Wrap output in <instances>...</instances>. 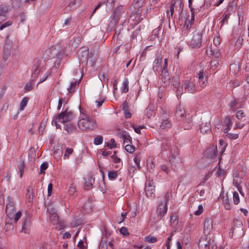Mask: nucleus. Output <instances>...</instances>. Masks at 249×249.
<instances>
[{"label":"nucleus","mask_w":249,"mask_h":249,"mask_svg":"<svg viewBox=\"0 0 249 249\" xmlns=\"http://www.w3.org/2000/svg\"><path fill=\"white\" fill-rule=\"evenodd\" d=\"M6 213L8 219H6L5 228L7 230L8 228H13V226L10 221H13L16 223L21 217L22 213L20 211L16 213L15 204L13 200L8 196L7 198V204L6 206Z\"/></svg>","instance_id":"f257e3e1"},{"label":"nucleus","mask_w":249,"mask_h":249,"mask_svg":"<svg viewBox=\"0 0 249 249\" xmlns=\"http://www.w3.org/2000/svg\"><path fill=\"white\" fill-rule=\"evenodd\" d=\"M176 88H177L176 96L178 99L184 92L194 93L198 91L196 85V80L194 77L187 78L182 81L181 84H178Z\"/></svg>","instance_id":"f03ea898"},{"label":"nucleus","mask_w":249,"mask_h":249,"mask_svg":"<svg viewBox=\"0 0 249 249\" xmlns=\"http://www.w3.org/2000/svg\"><path fill=\"white\" fill-rule=\"evenodd\" d=\"M78 126L83 131L92 130L97 127L96 121L91 117L84 113L80 114Z\"/></svg>","instance_id":"7ed1b4c3"},{"label":"nucleus","mask_w":249,"mask_h":249,"mask_svg":"<svg viewBox=\"0 0 249 249\" xmlns=\"http://www.w3.org/2000/svg\"><path fill=\"white\" fill-rule=\"evenodd\" d=\"M170 196V192H167L164 196L158 197V205L157 211V216L159 219L163 217L167 212V203Z\"/></svg>","instance_id":"20e7f679"},{"label":"nucleus","mask_w":249,"mask_h":249,"mask_svg":"<svg viewBox=\"0 0 249 249\" xmlns=\"http://www.w3.org/2000/svg\"><path fill=\"white\" fill-rule=\"evenodd\" d=\"M73 118V114L71 112H63L58 115L53 120V123H54L56 128H59L60 125L59 123H64L71 120Z\"/></svg>","instance_id":"39448f33"},{"label":"nucleus","mask_w":249,"mask_h":249,"mask_svg":"<svg viewBox=\"0 0 249 249\" xmlns=\"http://www.w3.org/2000/svg\"><path fill=\"white\" fill-rule=\"evenodd\" d=\"M201 33L194 32L192 38L190 42L191 47L194 48H199L201 44Z\"/></svg>","instance_id":"423d86ee"},{"label":"nucleus","mask_w":249,"mask_h":249,"mask_svg":"<svg viewBox=\"0 0 249 249\" xmlns=\"http://www.w3.org/2000/svg\"><path fill=\"white\" fill-rule=\"evenodd\" d=\"M213 228L212 218L210 217H206L204 220L203 232L205 235L209 234Z\"/></svg>","instance_id":"0eeeda50"},{"label":"nucleus","mask_w":249,"mask_h":249,"mask_svg":"<svg viewBox=\"0 0 249 249\" xmlns=\"http://www.w3.org/2000/svg\"><path fill=\"white\" fill-rule=\"evenodd\" d=\"M144 190L147 197L153 198L155 196V186L152 181H146Z\"/></svg>","instance_id":"6e6552de"},{"label":"nucleus","mask_w":249,"mask_h":249,"mask_svg":"<svg viewBox=\"0 0 249 249\" xmlns=\"http://www.w3.org/2000/svg\"><path fill=\"white\" fill-rule=\"evenodd\" d=\"M197 75L198 78L197 89L198 91L202 90L207 84V78L206 77H204V74L203 71H199L197 73Z\"/></svg>","instance_id":"1a4fd4ad"},{"label":"nucleus","mask_w":249,"mask_h":249,"mask_svg":"<svg viewBox=\"0 0 249 249\" xmlns=\"http://www.w3.org/2000/svg\"><path fill=\"white\" fill-rule=\"evenodd\" d=\"M41 60L38 58L34 59L33 66L32 68V76L33 78H36L39 72V68Z\"/></svg>","instance_id":"9d476101"},{"label":"nucleus","mask_w":249,"mask_h":249,"mask_svg":"<svg viewBox=\"0 0 249 249\" xmlns=\"http://www.w3.org/2000/svg\"><path fill=\"white\" fill-rule=\"evenodd\" d=\"M84 183L85 184V189L89 190L92 187L94 183V178L90 176H86L84 178Z\"/></svg>","instance_id":"9b49d317"},{"label":"nucleus","mask_w":249,"mask_h":249,"mask_svg":"<svg viewBox=\"0 0 249 249\" xmlns=\"http://www.w3.org/2000/svg\"><path fill=\"white\" fill-rule=\"evenodd\" d=\"M185 110L183 106L180 104L178 105L176 108L175 115L179 120L184 121Z\"/></svg>","instance_id":"f8f14e48"},{"label":"nucleus","mask_w":249,"mask_h":249,"mask_svg":"<svg viewBox=\"0 0 249 249\" xmlns=\"http://www.w3.org/2000/svg\"><path fill=\"white\" fill-rule=\"evenodd\" d=\"M180 4V1L177 0H171L169 6V11L167 12V16L168 18L170 19L172 18L174 12V7L176 3Z\"/></svg>","instance_id":"ddd939ff"},{"label":"nucleus","mask_w":249,"mask_h":249,"mask_svg":"<svg viewBox=\"0 0 249 249\" xmlns=\"http://www.w3.org/2000/svg\"><path fill=\"white\" fill-rule=\"evenodd\" d=\"M162 61V57L160 55H157V58L153 62V69L155 72L159 71V69L160 68L162 69L161 66Z\"/></svg>","instance_id":"4468645a"},{"label":"nucleus","mask_w":249,"mask_h":249,"mask_svg":"<svg viewBox=\"0 0 249 249\" xmlns=\"http://www.w3.org/2000/svg\"><path fill=\"white\" fill-rule=\"evenodd\" d=\"M200 131L203 134L210 133L211 131L210 123L208 122L205 124L202 123L200 125Z\"/></svg>","instance_id":"2eb2a0df"},{"label":"nucleus","mask_w":249,"mask_h":249,"mask_svg":"<svg viewBox=\"0 0 249 249\" xmlns=\"http://www.w3.org/2000/svg\"><path fill=\"white\" fill-rule=\"evenodd\" d=\"M47 210L50 214L49 218L50 221L53 225L56 224L58 220V218L57 214L54 212H53L52 213V210H51L50 207H48Z\"/></svg>","instance_id":"dca6fc26"},{"label":"nucleus","mask_w":249,"mask_h":249,"mask_svg":"<svg viewBox=\"0 0 249 249\" xmlns=\"http://www.w3.org/2000/svg\"><path fill=\"white\" fill-rule=\"evenodd\" d=\"M161 77L163 82L165 84V86H167V85L169 83V81L170 80V76L167 71L162 70Z\"/></svg>","instance_id":"f3484780"},{"label":"nucleus","mask_w":249,"mask_h":249,"mask_svg":"<svg viewBox=\"0 0 249 249\" xmlns=\"http://www.w3.org/2000/svg\"><path fill=\"white\" fill-rule=\"evenodd\" d=\"M206 153L208 155V156L210 158H212L215 156L217 153L216 145H213L207 150Z\"/></svg>","instance_id":"a211bd4d"},{"label":"nucleus","mask_w":249,"mask_h":249,"mask_svg":"<svg viewBox=\"0 0 249 249\" xmlns=\"http://www.w3.org/2000/svg\"><path fill=\"white\" fill-rule=\"evenodd\" d=\"M80 43L81 38L80 37H77L71 40L69 43V45H71V50L72 49H74L78 47Z\"/></svg>","instance_id":"6ab92c4d"},{"label":"nucleus","mask_w":249,"mask_h":249,"mask_svg":"<svg viewBox=\"0 0 249 249\" xmlns=\"http://www.w3.org/2000/svg\"><path fill=\"white\" fill-rule=\"evenodd\" d=\"M10 53L9 50L8 49H4L3 50V62L1 64H0V70H1L4 67V66L5 65V63L6 61L7 60V58L10 56Z\"/></svg>","instance_id":"aec40b11"},{"label":"nucleus","mask_w":249,"mask_h":249,"mask_svg":"<svg viewBox=\"0 0 249 249\" xmlns=\"http://www.w3.org/2000/svg\"><path fill=\"white\" fill-rule=\"evenodd\" d=\"M17 166L20 172V178H21L24 173V162L22 159L18 161Z\"/></svg>","instance_id":"412c9836"},{"label":"nucleus","mask_w":249,"mask_h":249,"mask_svg":"<svg viewBox=\"0 0 249 249\" xmlns=\"http://www.w3.org/2000/svg\"><path fill=\"white\" fill-rule=\"evenodd\" d=\"M121 15V11L119 9H116L113 12V15H112V20L114 23H117L120 19Z\"/></svg>","instance_id":"4be33fe9"},{"label":"nucleus","mask_w":249,"mask_h":249,"mask_svg":"<svg viewBox=\"0 0 249 249\" xmlns=\"http://www.w3.org/2000/svg\"><path fill=\"white\" fill-rule=\"evenodd\" d=\"M63 154V150L62 148L58 146L54 149L53 151V156L55 159L59 158L61 157Z\"/></svg>","instance_id":"5701e85b"},{"label":"nucleus","mask_w":249,"mask_h":249,"mask_svg":"<svg viewBox=\"0 0 249 249\" xmlns=\"http://www.w3.org/2000/svg\"><path fill=\"white\" fill-rule=\"evenodd\" d=\"M171 126V123L170 121L166 120H163L160 125V127L162 130H166L169 129Z\"/></svg>","instance_id":"b1692460"},{"label":"nucleus","mask_w":249,"mask_h":249,"mask_svg":"<svg viewBox=\"0 0 249 249\" xmlns=\"http://www.w3.org/2000/svg\"><path fill=\"white\" fill-rule=\"evenodd\" d=\"M225 124L224 132L227 133L230 129V126L231 125V121L229 117H227L225 118L224 121Z\"/></svg>","instance_id":"393cba45"},{"label":"nucleus","mask_w":249,"mask_h":249,"mask_svg":"<svg viewBox=\"0 0 249 249\" xmlns=\"http://www.w3.org/2000/svg\"><path fill=\"white\" fill-rule=\"evenodd\" d=\"M122 138L123 139L124 143H126V144L131 143L132 138L126 131L123 132Z\"/></svg>","instance_id":"a878e982"},{"label":"nucleus","mask_w":249,"mask_h":249,"mask_svg":"<svg viewBox=\"0 0 249 249\" xmlns=\"http://www.w3.org/2000/svg\"><path fill=\"white\" fill-rule=\"evenodd\" d=\"M30 227L29 221L27 218H26L24 221L22 223V231L25 233L28 232L29 229Z\"/></svg>","instance_id":"bb28decb"},{"label":"nucleus","mask_w":249,"mask_h":249,"mask_svg":"<svg viewBox=\"0 0 249 249\" xmlns=\"http://www.w3.org/2000/svg\"><path fill=\"white\" fill-rule=\"evenodd\" d=\"M223 203L225 208L226 210H230L231 208V204L230 203L229 199L228 196H223Z\"/></svg>","instance_id":"cd10ccee"},{"label":"nucleus","mask_w":249,"mask_h":249,"mask_svg":"<svg viewBox=\"0 0 249 249\" xmlns=\"http://www.w3.org/2000/svg\"><path fill=\"white\" fill-rule=\"evenodd\" d=\"M33 196L32 189L31 187H29L27 189L26 198L29 202H31L32 201Z\"/></svg>","instance_id":"c85d7f7f"},{"label":"nucleus","mask_w":249,"mask_h":249,"mask_svg":"<svg viewBox=\"0 0 249 249\" xmlns=\"http://www.w3.org/2000/svg\"><path fill=\"white\" fill-rule=\"evenodd\" d=\"M170 161L173 165H175V166L178 165H180L182 163L181 159L179 157L172 158L170 159Z\"/></svg>","instance_id":"c756f323"},{"label":"nucleus","mask_w":249,"mask_h":249,"mask_svg":"<svg viewBox=\"0 0 249 249\" xmlns=\"http://www.w3.org/2000/svg\"><path fill=\"white\" fill-rule=\"evenodd\" d=\"M129 82L127 79H125L123 81V85L121 87V91L123 92L126 93L128 91L129 87H128Z\"/></svg>","instance_id":"7c9ffc66"},{"label":"nucleus","mask_w":249,"mask_h":249,"mask_svg":"<svg viewBox=\"0 0 249 249\" xmlns=\"http://www.w3.org/2000/svg\"><path fill=\"white\" fill-rule=\"evenodd\" d=\"M8 9L6 6H0V16L6 18Z\"/></svg>","instance_id":"2f4dec72"},{"label":"nucleus","mask_w":249,"mask_h":249,"mask_svg":"<svg viewBox=\"0 0 249 249\" xmlns=\"http://www.w3.org/2000/svg\"><path fill=\"white\" fill-rule=\"evenodd\" d=\"M28 102V98L26 97H24L21 100L20 103V110H23L24 107L27 106Z\"/></svg>","instance_id":"473e14b6"},{"label":"nucleus","mask_w":249,"mask_h":249,"mask_svg":"<svg viewBox=\"0 0 249 249\" xmlns=\"http://www.w3.org/2000/svg\"><path fill=\"white\" fill-rule=\"evenodd\" d=\"M78 83L77 81L71 82L70 86L67 89L69 93L72 92L74 91Z\"/></svg>","instance_id":"72a5a7b5"},{"label":"nucleus","mask_w":249,"mask_h":249,"mask_svg":"<svg viewBox=\"0 0 249 249\" xmlns=\"http://www.w3.org/2000/svg\"><path fill=\"white\" fill-rule=\"evenodd\" d=\"M110 0H104L103 1H100L98 4L95 7V8L93 10L90 17L92 16L95 13L96 11L103 4H106L107 2H109Z\"/></svg>","instance_id":"f704fd0d"},{"label":"nucleus","mask_w":249,"mask_h":249,"mask_svg":"<svg viewBox=\"0 0 249 249\" xmlns=\"http://www.w3.org/2000/svg\"><path fill=\"white\" fill-rule=\"evenodd\" d=\"M223 18L222 20L220 21L221 25L223 26L225 23L228 22V19L230 17V14L228 12H225L223 14Z\"/></svg>","instance_id":"c9c22d12"},{"label":"nucleus","mask_w":249,"mask_h":249,"mask_svg":"<svg viewBox=\"0 0 249 249\" xmlns=\"http://www.w3.org/2000/svg\"><path fill=\"white\" fill-rule=\"evenodd\" d=\"M192 0H189V6L190 8V11L191 12V21L193 22L194 21V19H195V10L192 7Z\"/></svg>","instance_id":"e433bc0d"},{"label":"nucleus","mask_w":249,"mask_h":249,"mask_svg":"<svg viewBox=\"0 0 249 249\" xmlns=\"http://www.w3.org/2000/svg\"><path fill=\"white\" fill-rule=\"evenodd\" d=\"M233 201L235 205L238 204L240 202L239 196L237 192H234L233 193Z\"/></svg>","instance_id":"4c0bfd02"},{"label":"nucleus","mask_w":249,"mask_h":249,"mask_svg":"<svg viewBox=\"0 0 249 249\" xmlns=\"http://www.w3.org/2000/svg\"><path fill=\"white\" fill-rule=\"evenodd\" d=\"M125 150L130 153H132L135 150V147L133 145L127 144L125 146Z\"/></svg>","instance_id":"58836bf2"},{"label":"nucleus","mask_w":249,"mask_h":249,"mask_svg":"<svg viewBox=\"0 0 249 249\" xmlns=\"http://www.w3.org/2000/svg\"><path fill=\"white\" fill-rule=\"evenodd\" d=\"M103 138L101 135L97 136L94 140V144L95 145H100L102 143Z\"/></svg>","instance_id":"ea45409f"},{"label":"nucleus","mask_w":249,"mask_h":249,"mask_svg":"<svg viewBox=\"0 0 249 249\" xmlns=\"http://www.w3.org/2000/svg\"><path fill=\"white\" fill-rule=\"evenodd\" d=\"M99 249H107V241L102 238L99 246Z\"/></svg>","instance_id":"a19ab883"},{"label":"nucleus","mask_w":249,"mask_h":249,"mask_svg":"<svg viewBox=\"0 0 249 249\" xmlns=\"http://www.w3.org/2000/svg\"><path fill=\"white\" fill-rule=\"evenodd\" d=\"M183 123L184 124V126L185 127V129H189L191 128L192 125V120L191 118H187L185 121H184Z\"/></svg>","instance_id":"79ce46f5"},{"label":"nucleus","mask_w":249,"mask_h":249,"mask_svg":"<svg viewBox=\"0 0 249 249\" xmlns=\"http://www.w3.org/2000/svg\"><path fill=\"white\" fill-rule=\"evenodd\" d=\"M73 150L72 148H67L66 150L65 153L64 155V159H69L70 155H71L73 153Z\"/></svg>","instance_id":"37998d69"},{"label":"nucleus","mask_w":249,"mask_h":249,"mask_svg":"<svg viewBox=\"0 0 249 249\" xmlns=\"http://www.w3.org/2000/svg\"><path fill=\"white\" fill-rule=\"evenodd\" d=\"M64 128L69 133H72L75 129L74 126L71 124H67L65 126Z\"/></svg>","instance_id":"c03bdc74"},{"label":"nucleus","mask_w":249,"mask_h":249,"mask_svg":"<svg viewBox=\"0 0 249 249\" xmlns=\"http://www.w3.org/2000/svg\"><path fill=\"white\" fill-rule=\"evenodd\" d=\"M108 177L109 179H115L117 177V173L115 171L108 172Z\"/></svg>","instance_id":"a18cd8bd"},{"label":"nucleus","mask_w":249,"mask_h":249,"mask_svg":"<svg viewBox=\"0 0 249 249\" xmlns=\"http://www.w3.org/2000/svg\"><path fill=\"white\" fill-rule=\"evenodd\" d=\"M76 192V187L73 184H71L69 189V194L71 196H73Z\"/></svg>","instance_id":"49530a36"},{"label":"nucleus","mask_w":249,"mask_h":249,"mask_svg":"<svg viewBox=\"0 0 249 249\" xmlns=\"http://www.w3.org/2000/svg\"><path fill=\"white\" fill-rule=\"evenodd\" d=\"M146 241L150 243H154L157 241V238L154 236H147L145 238Z\"/></svg>","instance_id":"de8ad7c7"},{"label":"nucleus","mask_w":249,"mask_h":249,"mask_svg":"<svg viewBox=\"0 0 249 249\" xmlns=\"http://www.w3.org/2000/svg\"><path fill=\"white\" fill-rule=\"evenodd\" d=\"M51 74V73H50V71H47L45 74L40 78V81L39 82H38V84L41 83H42L43 82H44V81H45L47 78H48V77Z\"/></svg>","instance_id":"09e8293b"},{"label":"nucleus","mask_w":249,"mask_h":249,"mask_svg":"<svg viewBox=\"0 0 249 249\" xmlns=\"http://www.w3.org/2000/svg\"><path fill=\"white\" fill-rule=\"evenodd\" d=\"M12 25V22L10 21H8L3 24H0V30H2L5 28L10 26Z\"/></svg>","instance_id":"8fccbe9b"},{"label":"nucleus","mask_w":249,"mask_h":249,"mask_svg":"<svg viewBox=\"0 0 249 249\" xmlns=\"http://www.w3.org/2000/svg\"><path fill=\"white\" fill-rule=\"evenodd\" d=\"M87 245L86 243H84V242L82 240H80L78 244V247L79 249H86Z\"/></svg>","instance_id":"3c124183"},{"label":"nucleus","mask_w":249,"mask_h":249,"mask_svg":"<svg viewBox=\"0 0 249 249\" xmlns=\"http://www.w3.org/2000/svg\"><path fill=\"white\" fill-rule=\"evenodd\" d=\"M203 212V207L202 205H199L198 207V209L195 212L196 215H200Z\"/></svg>","instance_id":"603ef678"},{"label":"nucleus","mask_w":249,"mask_h":249,"mask_svg":"<svg viewBox=\"0 0 249 249\" xmlns=\"http://www.w3.org/2000/svg\"><path fill=\"white\" fill-rule=\"evenodd\" d=\"M32 85L31 82L27 83L24 87V91L25 92H28L32 89Z\"/></svg>","instance_id":"864d4df0"},{"label":"nucleus","mask_w":249,"mask_h":249,"mask_svg":"<svg viewBox=\"0 0 249 249\" xmlns=\"http://www.w3.org/2000/svg\"><path fill=\"white\" fill-rule=\"evenodd\" d=\"M237 102L235 99H231L229 103L230 107L231 108H234L237 105Z\"/></svg>","instance_id":"5fc2aeb1"},{"label":"nucleus","mask_w":249,"mask_h":249,"mask_svg":"<svg viewBox=\"0 0 249 249\" xmlns=\"http://www.w3.org/2000/svg\"><path fill=\"white\" fill-rule=\"evenodd\" d=\"M236 117L238 119H241L244 117V113L242 110H238L236 113Z\"/></svg>","instance_id":"6e6d98bb"},{"label":"nucleus","mask_w":249,"mask_h":249,"mask_svg":"<svg viewBox=\"0 0 249 249\" xmlns=\"http://www.w3.org/2000/svg\"><path fill=\"white\" fill-rule=\"evenodd\" d=\"M155 166L152 162H150L147 164V169L150 172H153L154 170Z\"/></svg>","instance_id":"4d7b16f0"},{"label":"nucleus","mask_w":249,"mask_h":249,"mask_svg":"<svg viewBox=\"0 0 249 249\" xmlns=\"http://www.w3.org/2000/svg\"><path fill=\"white\" fill-rule=\"evenodd\" d=\"M107 145H108V146H109V147L111 149L112 148H115L117 146V144H116L115 140L114 139H111L110 140V142L109 143H108Z\"/></svg>","instance_id":"13d9d810"},{"label":"nucleus","mask_w":249,"mask_h":249,"mask_svg":"<svg viewBox=\"0 0 249 249\" xmlns=\"http://www.w3.org/2000/svg\"><path fill=\"white\" fill-rule=\"evenodd\" d=\"M227 137L231 139H236L238 137V134H233V133H228L227 135Z\"/></svg>","instance_id":"bf43d9fd"},{"label":"nucleus","mask_w":249,"mask_h":249,"mask_svg":"<svg viewBox=\"0 0 249 249\" xmlns=\"http://www.w3.org/2000/svg\"><path fill=\"white\" fill-rule=\"evenodd\" d=\"M120 232L121 233L124 235H128L129 234L127 228L124 227H123L120 229Z\"/></svg>","instance_id":"052dcab7"},{"label":"nucleus","mask_w":249,"mask_h":249,"mask_svg":"<svg viewBox=\"0 0 249 249\" xmlns=\"http://www.w3.org/2000/svg\"><path fill=\"white\" fill-rule=\"evenodd\" d=\"M172 234H171L168 238L167 241H166V249H170V241L172 239Z\"/></svg>","instance_id":"680f3d73"},{"label":"nucleus","mask_w":249,"mask_h":249,"mask_svg":"<svg viewBox=\"0 0 249 249\" xmlns=\"http://www.w3.org/2000/svg\"><path fill=\"white\" fill-rule=\"evenodd\" d=\"M45 126V125L44 123H41L38 130V133L40 135H42L43 134Z\"/></svg>","instance_id":"e2e57ef3"},{"label":"nucleus","mask_w":249,"mask_h":249,"mask_svg":"<svg viewBox=\"0 0 249 249\" xmlns=\"http://www.w3.org/2000/svg\"><path fill=\"white\" fill-rule=\"evenodd\" d=\"M134 161L135 163L137 166L138 167V168H139L140 167V158L138 156L135 157L134 159Z\"/></svg>","instance_id":"0e129e2a"},{"label":"nucleus","mask_w":249,"mask_h":249,"mask_svg":"<svg viewBox=\"0 0 249 249\" xmlns=\"http://www.w3.org/2000/svg\"><path fill=\"white\" fill-rule=\"evenodd\" d=\"M124 110L125 117L126 118H130L131 116V114L129 111H127V110L126 109V107H125V106H124Z\"/></svg>","instance_id":"69168bd1"},{"label":"nucleus","mask_w":249,"mask_h":249,"mask_svg":"<svg viewBox=\"0 0 249 249\" xmlns=\"http://www.w3.org/2000/svg\"><path fill=\"white\" fill-rule=\"evenodd\" d=\"M48 167V163L47 162H43L40 166V172L43 171L44 170L47 169Z\"/></svg>","instance_id":"338daca9"},{"label":"nucleus","mask_w":249,"mask_h":249,"mask_svg":"<svg viewBox=\"0 0 249 249\" xmlns=\"http://www.w3.org/2000/svg\"><path fill=\"white\" fill-rule=\"evenodd\" d=\"M224 174V171L221 169H218L216 173V175L217 177H220L223 175Z\"/></svg>","instance_id":"774afa93"}]
</instances>
